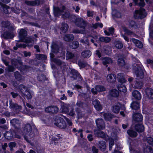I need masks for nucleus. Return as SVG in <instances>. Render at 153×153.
Here are the masks:
<instances>
[{
	"instance_id": "obj_1",
	"label": "nucleus",
	"mask_w": 153,
	"mask_h": 153,
	"mask_svg": "<svg viewBox=\"0 0 153 153\" xmlns=\"http://www.w3.org/2000/svg\"><path fill=\"white\" fill-rule=\"evenodd\" d=\"M25 135L24 136L25 139L29 143V138H33L35 136L39 134L38 131L35 125L31 126L30 124L27 123L24 127Z\"/></svg>"
},
{
	"instance_id": "obj_2",
	"label": "nucleus",
	"mask_w": 153,
	"mask_h": 153,
	"mask_svg": "<svg viewBox=\"0 0 153 153\" xmlns=\"http://www.w3.org/2000/svg\"><path fill=\"white\" fill-rule=\"evenodd\" d=\"M65 7L63 6L61 8H60L58 7L54 8V13L55 16H59L60 15H62V17L64 19L69 18L70 14L68 11H65V12L64 10L65 9Z\"/></svg>"
},
{
	"instance_id": "obj_3",
	"label": "nucleus",
	"mask_w": 153,
	"mask_h": 153,
	"mask_svg": "<svg viewBox=\"0 0 153 153\" xmlns=\"http://www.w3.org/2000/svg\"><path fill=\"white\" fill-rule=\"evenodd\" d=\"M76 25L80 28L85 30V27L88 24V22L81 18L76 19L75 21Z\"/></svg>"
},
{
	"instance_id": "obj_4",
	"label": "nucleus",
	"mask_w": 153,
	"mask_h": 153,
	"mask_svg": "<svg viewBox=\"0 0 153 153\" xmlns=\"http://www.w3.org/2000/svg\"><path fill=\"white\" fill-rule=\"evenodd\" d=\"M54 123L56 126L61 129L65 128L66 127L65 122L63 118L59 117H55Z\"/></svg>"
},
{
	"instance_id": "obj_5",
	"label": "nucleus",
	"mask_w": 153,
	"mask_h": 153,
	"mask_svg": "<svg viewBox=\"0 0 153 153\" xmlns=\"http://www.w3.org/2000/svg\"><path fill=\"white\" fill-rule=\"evenodd\" d=\"M147 15L145 9L140 7L139 10L135 11L134 16L136 19H141L145 17Z\"/></svg>"
},
{
	"instance_id": "obj_6",
	"label": "nucleus",
	"mask_w": 153,
	"mask_h": 153,
	"mask_svg": "<svg viewBox=\"0 0 153 153\" xmlns=\"http://www.w3.org/2000/svg\"><path fill=\"white\" fill-rule=\"evenodd\" d=\"M60 45L57 41L53 42L51 46V51L52 53L57 54L59 53Z\"/></svg>"
},
{
	"instance_id": "obj_7",
	"label": "nucleus",
	"mask_w": 153,
	"mask_h": 153,
	"mask_svg": "<svg viewBox=\"0 0 153 153\" xmlns=\"http://www.w3.org/2000/svg\"><path fill=\"white\" fill-rule=\"evenodd\" d=\"M59 108L55 105H51L47 107L45 109V111L47 113L55 114L59 112Z\"/></svg>"
},
{
	"instance_id": "obj_8",
	"label": "nucleus",
	"mask_w": 153,
	"mask_h": 153,
	"mask_svg": "<svg viewBox=\"0 0 153 153\" xmlns=\"http://www.w3.org/2000/svg\"><path fill=\"white\" fill-rule=\"evenodd\" d=\"M27 36V32L26 30L25 29H21L19 33V40L18 42H24L25 41Z\"/></svg>"
},
{
	"instance_id": "obj_9",
	"label": "nucleus",
	"mask_w": 153,
	"mask_h": 153,
	"mask_svg": "<svg viewBox=\"0 0 153 153\" xmlns=\"http://www.w3.org/2000/svg\"><path fill=\"white\" fill-rule=\"evenodd\" d=\"M72 75L71 76V78L73 79L72 80L78 79V80L81 81L82 80V77L78 71L74 69H72L71 72Z\"/></svg>"
},
{
	"instance_id": "obj_10",
	"label": "nucleus",
	"mask_w": 153,
	"mask_h": 153,
	"mask_svg": "<svg viewBox=\"0 0 153 153\" xmlns=\"http://www.w3.org/2000/svg\"><path fill=\"white\" fill-rule=\"evenodd\" d=\"M122 105L120 103H117L115 104L114 105L112 106L111 108V110L114 113L117 114L118 113L120 110V108H123L124 109H125V107L123 105L121 107Z\"/></svg>"
},
{
	"instance_id": "obj_11",
	"label": "nucleus",
	"mask_w": 153,
	"mask_h": 153,
	"mask_svg": "<svg viewBox=\"0 0 153 153\" xmlns=\"http://www.w3.org/2000/svg\"><path fill=\"white\" fill-rule=\"evenodd\" d=\"M96 123L97 127L99 129H103L105 128V125L102 119H97L96 121Z\"/></svg>"
},
{
	"instance_id": "obj_12",
	"label": "nucleus",
	"mask_w": 153,
	"mask_h": 153,
	"mask_svg": "<svg viewBox=\"0 0 153 153\" xmlns=\"http://www.w3.org/2000/svg\"><path fill=\"white\" fill-rule=\"evenodd\" d=\"M9 108L15 110H21L22 109V107L21 105H18L17 104L13 102L12 100H10L9 101Z\"/></svg>"
},
{
	"instance_id": "obj_13",
	"label": "nucleus",
	"mask_w": 153,
	"mask_h": 153,
	"mask_svg": "<svg viewBox=\"0 0 153 153\" xmlns=\"http://www.w3.org/2000/svg\"><path fill=\"white\" fill-rule=\"evenodd\" d=\"M15 134V132L13 129H11L9 131H7L4 134L5 138L8 140L12 139Z\"/></svg>"
},
{
	"instance_id": "obj_14",
	"label": "nucleus",
	"mask_w": 153,
	"mask_h": 153,
	"mask_svg": "<svg viewBox=\"0 0 153 153\" xmlns=\"http://www.w3.org/2000/svg\"><path fill=\"white\" fill-rule=\"evenodd\" d=\"M11 125L16 129H18L20 124V121L16 119H13L10 121Z\"/></svg>"
},
{
	"instance_id": "obj_15",
	"label": "nucleus",
	"mask_w": 153,
	"mask_h": 153,
	"mask_svg": "<svg viewBox=\"0 0 153 153\" xmlns=\"http://www.w3.org/2000/svg\"><path fill=\"white\" fill-rule=\"evenodd\" d=\"M1 36L2 38L7 39L8 38H13L14 36L13 33L11 31H6L1 34Z\"/></svg>"
},
{
	"instance_id": "obj_16",
	"label": "nucleus",
	"mask_w": 153,
	"mask_h": 153,
	"mask_svg": "<svg viewBox=\"0 0 153 153\" xmlns=\"http://www.w3.org/2000/svg\"><path fill=\"white\" fill-rule=\"evenodd\" d=\"M133 118L134 121L136 122H140L143 120V116L140 113H136L133 114Z\"/></svg>"
},
{
	"instance_id": "obj_17",
	"label": "nucleus",
	"mask_w": 153,
	"mask_h": 153,
	"mask_svg": "<svg viewBox=\"0 0 153 153\" xmlns=\"http://www.w3.org/2000/svg\"><path fill=\"white\" fill-rule=\"evenodd\" d=\"M92 103L97 110L100 111L102 109V106L100 104V102L97 99H96L93 100Z\"/></svg>"
},
{
	"instance_id": "obj_18",
	"label": "nucleus",
	"mask_w": 153,
	"mask_h": 153,
	"mask_svg": "<svg viewBox=\"0 0 153 153\" xmlns=\"http://www.w3.org/2000/svg\"><path fill=\"white\" fill-rule=\"evenodd\" d=\"M107 79L110 83L115 82L116 80V76L114 74H109L107 76Z\"/></svg>"
},
{
	"instance_id": "obj_19",
	"label": "nucleus",
	"mask_w": 153,
	"mask_h": 153,
	"mask_svg": "<svg viewBox=\"0 0 153 153\" xmlns=\"http://www.w3.org/2000/svg\"><path fill=\"white\" fill-rule=\"evenodd\" d=\"M146 95L149 99H153V89L147 88L146 89Z\"/></svg>"
},
{
	"instance_id": "obj_20",
	"label": "nucleus",
	"mask_w": 153,
	"mask_h": 153,
	"mask_svg": "<svg viewBox=\"0 0 153 153\" xmlns=\"http://www.w3.org/2000/svg\"><path fill=\"white\" fill-rule=\"evenodd\" d=\"M134 73L136 75L137 79H141L144 78V73L142 69L139 70L137 71Z\"/></svg>"
},
{
	"instance_id": "obj_21",
	"label": "nucleus",
	"mask_w": 153,
	"mask_h": 153,
	"mask_svg": "<svg viewBox=\"0 0 153 153\" xmlns=\"http://www.w3.org/2000/svg\"><path fill=\"white\" fill-rule=\"evenodd\" d=\"M95 135L98 137L103 138L105 137V134L102 131H101L99 130H94V131Z\"/></svg>"
},
{
	"instance_id": "obj_22",
	"label": "nucleus",
	"mask_w": 153,
	"mask_h": 153,
	"mask_svg": "<svg viewBox=\"0 0 153 153\" xmlns=\"http://www.w3.org/2000/svg\"><path fill=\"white\" fill-rule=\"evenodd\" d=\"M91 54V52L89 50L83 51L81 53L82 57L83 58L89 57Z\"/></svg>"
},
{
	"instance_id": "obj_23",
	"label": "nucleus",
	"mask_w": 153,
	"mask_h": 153,
	"mask_svg": "<svg viewBox=\"0 0 153 153\" xmlns=\"http://www.w3.org/2000/svg\"><path fill=\"white\" fill-rule=\"evenodd\" d=\"M135 130L138 132H142L144 130V127L143 125L138 124L134 126Z\"/></svg>"
},
{
	"instance_id": "obj_24",
	"label": "nucleus",
	"mask_w": 153,
	"mask_h": 153,
	"mask_svg": "<svg viewBox=\"0 0 153 153\" xmlns=\"http://www.w3.org/2000/svg\"><path fill=\"white\" fill-rule=\"evenodd\" d=\"M112 60L111 58L109 57H105L102 60V63L106 67L108 66V64L112 63Z\"/></svg>"
},
{
	"instance_id": "obj_25",
	"label": "nucleus",
	"mask_w": 153,
	"mask_h": 153,
	"mask_svg": "<svg viewBox=\"0 0 153 153\" xmlns=\"http://www.w3.org/2000/svg\"><path fill=\"white\" fill-rule=\"evenodd\" d=\"M117 78L118 79V81L121 83H125L126 80L124 77V74L123 73H121L118 74L117 76Z\"/></svg>"
},
{
	"instance_id": "obj_26",
	"label": "nucleus",
	"mask_w": 153,
	"mask_h": 153,
	"mask_svg": "<svg viewBox=\"0 0 153 153\" xmlns=\"http://www.w3.org/2000/svg\"><path fill=\"white\" fill-rule=\"evenodd\" d=\"M11 63L13 66L17 68L19 67L18 64H19L20 65H22V62L20 60L13 59H12L11 60Z\"/></svg>"
},
{
	"instance_id": "obj_27",
	"label": "nucleus",
	"mask_w": 153,
	"mask_h": 153,
	"mask_svg": "<svg viewBox=\"0 0 153 153\" xmlns=\"http://www.w3.org/2000/svg\"><path fill=\"white\" fill-rule=\"evenodd\" d=\"M134 85L135 88L141 89L143 86V83L142 81L137 80L135 81Z\"/></svg>"
},
{
	"instance_id": "obj_28",
	"label": "nucleus",
	"mask_w": 153,
	"mask_h": 153,
	"mask_svg": "<svg viewBox=\"0 0 153 153\" xmlns=\"http://www.w3.org/2000/svg\"><path fill=\"white\" fill-rule=\"evenodd\" d=\"M14 75L15 79L19 81H21L24 79V77L18 71L14 72Z\"/></svg>"
},
{
	"instance_id": "obj_29",
	"label": "nucleus",
	"mask_w": 153,
	"mask_h": 153,
	"mask_svg": "<svg viewBox=\"0 0 153 153\" xmlns=\"http://www.w3.org/2000/svg\"><path fill=\"white\" fill-rule=\"evenodd\" d=\"M74 36L73 34H68L65 35L63 37L64 40L66 42H70L73 40Z\"/></svg>"
},
{
	"instance_id": "obj_30",
	"label": "nucleus",
	"mask_w": 153,
	"mask_h": 153,
	"mask_svg": "<svg viewBox=\"0 0 153 153\" xmlns=\"http://www.w3.org/2000/svg\"><path fill=\"white\" fill-rule=\"evenodd\" d=\"M98 145L101 151H105L106 147V143L105 141L103 140L99 141L98 142Z\"/></svg>"
},
{
	"instance_id": "obj_31",
	"label": "nucleus",
	"mask_w": 153,
	"mask_h": 153,
	"mask_svg": "<svg viewBox=\"0 0 153 153\" xmlns=\"http://www.w3.org/2000/svg\"><path fill=\"white\" fill-rule=\"evenodd\" d=\"M19 89L20 91V94H22L28 91V89L25 85L21 84L19 86Z\"/></svg>"
},
{
	"instance_id": "obj_32",
	"label": "nucleus",
	"mask_w": 153,
	"mask_h": 153,
	"mask_svg": "<svg viewBox=\"0 0 153 153\" xmlns=\"http://www.w3.org/2000/svg\"><path fill=\"white\" fill-rule=\"evenodd\" d=\"M103 115L105 120L108 121L111 120L114 117L113 115L109 113H104Z\"/></svg>"
},
{
	"instance_id": "obj_33",
	"label": "nucleus",
	"mask_w": 153,
	"mask_h": 153,
	"mask_svg": "<svg viewBox=\"0 0 153 153\" xmlns=\"http://www.w3.org/2000/svg\"><path fill=\"white\" fill-rule=\"evenodd\" d=\"M133 96L136 99L140 100L141 99V95L140 93L137 90H134L132 92Z\"/></svg>"
},
{
	"instance_id": "obj_34",
	"label": "nucleus",
	"mask_w": 153,
	"mask_h": 153,
	"mask_svg": "<svg viewBox=\"0 0 153 153\" xmlns=\"http://www.w3.org/2000/svg\"><path fill=\"white\" fill-rule=\"evenodd\" d=\"M131 41L134 43L139 48H141L143 47V44L139 40L136 39L134 38L131 39Z\"/></svg>"
},
{
	"instance_id": "obj_35",
	"label": "nucleus",
	"mask_w": 153,
	"mask_h": 153,
	"mask_svg": "<svg viewBox=\"0 0 153 153\" xmlns=\"http://www.w3.org/2000/svg\"><path fill=\"white\" fill-rule=\"evenodd\" d=\"M131 107L134 110H138L140 108L139 103L137 101H133L131 103Z\"/></svg>"
},
{
	"instance_id": "obj_36",
	"label": "nucleus",
	"mask_w": 153,
	"mask_h": 153,
	"mask_svg": "<svg viewBox=\"0 0 153 153\" xmlns=\"http://www.w3.org/2000/svg\"><path fill=\"white\" fill-rule=\"evenodd\" d=\"M52 61L55 63L57 65H62L63 66H66V64L65 62L62 61L60 59H53Z\"/></svg>"
},
{
	"instance_id": "obj_37",
	"label": "nucleus",
	"mask_w": 153,
	"mask_h": 153,
	"mask_svg": "<svg viewBox=\"0 0 153 153\" xmlns=\"http://www.w3.org/2000/svg\"><path fill=\"white\" fill-rule=\"evenodd\" d=\"M99 40L101 42H104L105 43L109 42L111 41V39L110 37H108L102 36L99 38Z\"/></svg>"
},
{
	"instance_id": "obj_38",
	"label": "nucleus",
	"mask_w": 153,
	"mask_h": 153,
	"mask_svg": "<svg viewBox=\"0 0 153 153\" xmlns=\"http://www.w3.org/2000/svg\"><path fill=\"white\" fill-rule=\"evenodd\" d=\"M127 133L128 135L131 137H135L137 135V133L132 130L129 129L128 130Z\"/></svg>"
},
{
	"instance_id": "obj_39",
	"label": "nucleus",
	"mask_w": 153,
	"mask_h": 153,
	"mask_svg": "<svg viewBox=\"0 0 153 153\" xmlns=\"http://www.w3.org/2000/svg\"><path fill=\"white\" fill-rule=\"evenodd\" d=\"M24 42L26 43L27 44V46L29 47H32L34 44L33 40L30 37L27 38Z\"/></svg>"
},
{
	"instance_id": "obj_40",
	"label": "nucleus",
	"mask_w": 153,
	"mask_h": 153,
	"mask_svg": "<svg viewBox=\"0 0 153 153\" xmlns=\"http://www.w3.org/2000/svg\"><path fill=\"white\" fill-rule=\"evenodd\" d=\"M109 94L111 96L114 97H118L119 95L118 91L115 89L111 90L109 92Z\"/></svg>"
},
{
	"instance_id": "obj_41",
	"label": "nucleus",
	"mask_w": 153,
	"mask_h": 153,
	"mask_svg": "<svg viewBox=\"0 0 153 153\" xmlns=\"http://www.w3.org/2000/svg\"><path fill=\"white\" fill-rule=\"evenodd\" d=\"M76 54L67 51L66 54V59H74L76 56Z\"/></svg>"
},
{
	"instance_id": "obj_42",
	"label": "nucleus",
	"mask_w": 153,
	"mask_h": 153,
	"mask_svg": "<svg viewBox=\"0 0 153 153\" xmlns=\"http://www.w3.org/2000/svg\"><path fill=\"white\" fill-rule=\"evenodd\" d=\"M140 62L134 63L133 65V69L134 72H135L139 70L142 69L140 66Z\"/></svg>"
},
{
	"instance_id": "obj_43",
	"label": "nucleus",
	"mask_w": 153,
	"mask_h": 153,
	"mask_svg": "<svg viewBox=\"0 0 153 153\" xmlns=\"http://www.w3.org/2000/svg\"><path fill=\"white\" fill-rule=\"evenodd\" d=\"M68 26L67 23H62L60 29L63 33H65L68 30Z\"/></svg>"
},
{
	"instance_id": "obj_44",
	"label": "nucleus",
	"mask_w": 153,
	"mask_h": 153,
	"mask_svg": "<svg viewBox=\"0 0 153 153\" xmlns=\"http://www.w3.org/2000/svg\"><path fill=\"white\" fill-rule=\"evenodd\" d=\"M21 95L25 98H26L27 100L30 99L32 97L29 89L28 90V91H27L26 92L22 94H21Z\"/></svg>"
},
{
	"instance_id": "obj_45",
	"label": "nucleus",
	"mask_w": 153,
	"mask_h": 153,
	"mask_svg": "<svg viewBox=\"0 0 153 153\" xmlns=\"http://www.w3.org/2000/svg\"><path fill=\"white\" fill-rule=\"evenodd\" d=\"M112 15L113 16L117 18H120L121 16V13L116 10H113Z\"/></svg>"
},
{
	"instance_id": "obj_46",
	"label": "nucleus",
	"mask_w": 153,
	"mask_h": 153,
	"mask_svg": "<svg viewBox=\"0 0 153 153\" xmlns=\"http://www.w3.org/2000/svg\"><path fill=\"white\" fill-rule=\"evenodd\" d=\"M133 1L135 3V5H138L139 6L143 7L145 5V4L144 1V0H140V2H138V0H133Z\"/></svg>"
},
{
	"instance_id": "obj_47",
	"label": "nucleus",
	"mask_w": 153,
	"mask_h": 153,
	"mask_svg": "<svg viewBox=\"0 0 153 153\" xmlns=\"http://www.w3.org/2000/svg\"><path fill=\"white\" fill-rule=\"evenodd\" d=\"M36 58L39 60H44L47 59V56L41 54H36Z\"/></svg>"
},
{
	"instance_id": "obj_48",
	"label": "nucleus",
	"mask_w": 153,
	"mask_h": 153,
	"mask_svg": "<svg viewBox=\"0 0 153 153\" xmlns=\"http://www.w3.org/2000/svg\"><path fill=\"white\" fill-rule=\"evenodd\" d=\"M79 42L76 41H74L70 44V47L73 49L77 48L79 46Z\"/></svg>"
},
{
	"instance_id": "obj_49",
	"label": "nucleus",
	"mask_w": 153,
	"mask_h": 153,
	"mask_svg": "<svg viewBox=\"0 0 153 153\" xmlns=\"http://www.w3.org/2000/svg\"><path fill=\"white\" fill-rule=\"evenodd\" d=\"M117 88L121 92H125L127 91V89L126 86L122 84L119 85Z\"/></svg>"
},
{
	"instance_id": "obj_50",
	"label": "nucleus",
	"mask_w": 153,
	"mask_h": 153,
	"mask_svg": "<svg viewBox=\"0 0 153 153\" xmlns=\"http://www.w3.org/2000/svg\"><path fill=\"white\" fill-rule=\"evenodd\" d=\"M78 64L81 68L85 67L87 65L86 62L84 61H81L80 60H79L78 61Z\"/></svg>"
},
{
	"instance_id": "obj_51",
	"label": "nucleus",
	"mask_w": 153,
	"mask_h": 153,
	"mask_svg": "<svg viewBox=\"0 0 153 153\" xmlns=\"http://www.w3.org/2000/svg\"><path fill=\"white\" fill-rule=\"evenodd\" d=\"M96 90L98 92H100L105 91V88L102 85H97L95 86Z\"/></svg>"
},
{
	"instance_id": "obj_52",
	"label": "nucleus",
	"mask_w": 153,
	"mask_h": 153,
	"mask_svg": "<svg viewBox=\"0 0 153 153\" xmlns=\"http://www.w3.org/2000/svg\"><path fill=\"white\" fill-rule=\"evenodd\" d=\"M117 63L120 66H123L125 65V63L124 60L119 57L117 60Z\"/></svg>"
},
{
	"instance_id": "obj_53",
	"label": "nucleus",
	"mask_w": 153,
	"mask_h": 153,
	"mask_svg": "<svg viewBox=\"0 0 153 153\" xmlns=\"http://www.w3.org/2000/svg\"><path fill=\"white\" fill-rule=\"evenodd\" d=\"M73 33H76L85 34L86 33V31L85 30L83 29L82 30L76 29L74 30L73 31Z\"/></svg>"
},
{
	"instance_id": "obj_54",
	"label": "nucleus",
	"mask_w": 153,
	"mask_h": 153,
	"mask_svg": "<svg viewBox=\"0 0 153 153\" xmlns=\"http://www.w3.org/2000/svg\"><path fill=\"white\" fill-rule=\"evenodd\" d=\"M46 79L45 76L42 74H39L37 77V79L39 81H44Z\"/></svg>"
},
{
	"instance_id": "obj_55",
	"label": "nucleus",
	"mask_w": 153,
	"mask_h": 153,
	"mask_svg": "<svg viewBox=\"0 0 153 153\" xmlns=\"http://www.w3.org/2000/svg\"><path fill=\"white\" fill-rule=\"evenodd\" d=\"M8 146L10 148V150L12 152L13 151V148L16 146V143L14 142H11L9 143Z\"/></svg>"
},
{
	"instance_id": "obj_56",
	"label": "nucleus",
	"mask_w": 153,
	"mask_h": 153,
	"mask_svg": "<svg viewBox=\"0 0 153 153\" xmlns=\"http://www.w3.org/2000/svg\"><path fill=\"white\" fill-rule=\"evenodd\" d=\"M122 28L123 29L124 31L128 35H131L133 34V33L132 31H131L126 27H123Z\"/></svg>"
},
{
	"instance_id": "obj_57",
	"label": "nucleus",
	"mask_w": 153,
	"mask_h": 153,
	"mask_svg": "<svg viewBox=\"0 0 153 153\" xmlns=\"http://www.w3.org/2000/svg\"><path fill=\"white\" fill-rule=\"evenodd\" d=\"M145 153H153V150L150 146H147L144 149Z\"/></svg>"
},
{
	"instance_id": "obj_58",
	"label": "nucleus",
	"mask_w": 153,
	"mask_h": 153,
	"mask_svg": "<svg viewBox=\"0 0 153 153\" xmlns=\"http://www.w3.org/2000/svg\"><path fill=\"white\" fill-rule=\"evenodd\" d=\"M9 58L6 57H3L1 58L2 61L6 66H8L9 65V62L8 61V59Z\"/></svg>"
},
{
	"instance_id": "obj_59",
	"label": "nucleus",
	"mask_w": 153,
	"mask_h": 153,
	"mask_svg": "<svg viewBox=\"0 0 153 153\" xmlns=\"http://www.w3.org/2000/svg\"><path fill=\"white\" fill-rule=\"evenodd\" d=\"M145 140L149 144L153 146V139L151 137H148Z\"/></svg>"
},
{
	"instance_id": "obj_60",
	"label": "nucleus",
	"mask_w": 153,
	"mask_h": 153,
	"mask_svg": "<svg viewBox=\"0 0 153 153\" xmlns=\"http://www.w3.org/2000/svg\"><path fill=\"white\" fill-rule=\"evenodd\" d=\"M80 42L86 45V46L89 47L90 44L89 43V40L88 39H87L85 40L83 39H81Z\"/></svg>"
},
{
	"instance_id": "obj_61",
	"label": "nucleus",
	"mask_w": 153,
	"mask_h": 153,
	"mask_svg": "<svg viewBox=\"0 0 153 153\" xmlns=\"http://www.w3.org/2000/svg\"><path fill=\"white\" fill-rule=\"evenodd\" d=\"M7 68L8 72H13L14 71L15 69L14 67L12 65H8Z\"/></svg>"
},
{
	"instance_id": "obj_62",
	"label": "nucleus",
	"mask_w": 153,
	"mask_h": 153,
	"mask_svg": "<svg viewBox=\"0 0 153 153\" xmlns=\"http://www.w3.org/2000/svg\"><path fill=\"white\" fill-rule=\"evenodd\" d=\"M10 23L8 21H3L1 22V25L2 27H7L8 26V25H9V24Z\"/></svg>"
},
{
	"instance_id": "obj_63",
	"label": "nucleus",
	"mask_w": 153,
	"mask_h": 153,
	"mask_svg": "<svg viewBox=\"0 0 153 153\" xmlns=\"http://www.w3.org/2000/svg\"><path fill=\"white\" fill-rule=\"evenodd\" d=\"M85 105V104L81 101H78L76 103V105L80 108H82Z\"/></svg>"
},
{
	"instance_id": "obj_64",
	"label": "nucleus",
	"mask_w": 153,
	"mask_h": 153,
	"mask_svg": "<svg viewBox=\"0 0 153 153\" xmlns=\"http://www.w3.org/2000/svg\"><path fill=\"white\" fill-rule=\"evenodd\" d=\"M115 46L117 48L120 49L123 48V45L121 42L118 41L116 42Z\"/></svg>"
}]
</instances>
